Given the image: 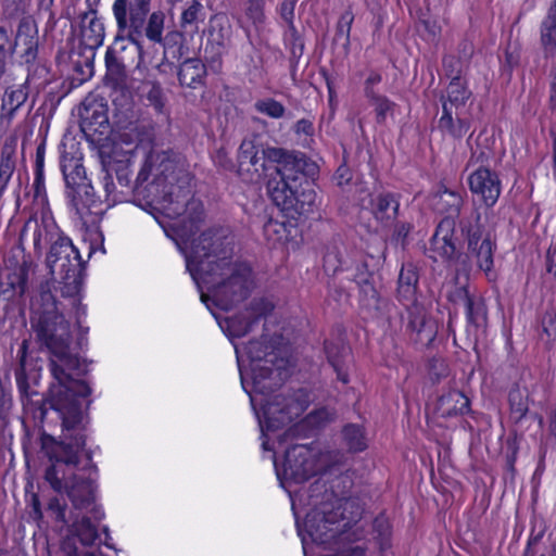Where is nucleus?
<instances>
[{
	"label": "nucleus",
	"instance_id": "nucleus-1",
	"mask_svg": "<svg viewBox=\"0 0 556 556\" xmlns=\"http://www.w3.org/2000/svg\"><path fill=\"white\" fill-rule=\"evenodd\" d=\"M29 324L40 351L49 353L52 376L48 395L39 406L40 418L47 415L46 405L56 413L81 408V399L91 393L83 380L88 372L85 359L72 351V328L63 305L51 291L49 281L41 282L31 296Z\"/></svg>",
	"mask_w": 556,
	"mask_h": 556
},
{
	"label": "nucleus",
	"instance_id": "nucleus-2",
	"mask_svg": "<svg viewBox=\"0 0 556 556\" xmlns=\"http://www.w3.org/2000/svg\"><path fill=\"white\" fill-rule=\"evenodd\" d=\"M132 192L147 204L157 205L168 218H181L190 232L204 220L203 203L193 194L192 176L169 150L151 149L146 154Z\"/></svg>",
	"mask_w": 556,
	"mask_h": 556
},
{
	"label": "nucleus",
	"instance_id": "nucleus-3",
	"mask_svg": "<svg viewBox=\"0 0 556 556\" xmlns=\"http://www.w3.org/2000/svg\"><path fill=\"white\" fill-rule=\"evenodd\" d=\"M58 414L62 425L60 440L41 435V447L52 462L45 471V480L55 492H65L76 509H83L94 500L93 480L77 472L86 444L87 416L83 408Z\"/></svg>",
	"mask_w": 556,
	"mask_h": 556
},
{
	"label": "nucleus",
	"instance_id": "nucleus-4",
	"mask_svg": "<svg viewBox=\"0 0 556 556\" xmlns=\"http://www.w3.org/2000/svg\"><path fill=\"white\" fill-rule=\"evenodd\" d=\"M245 352L252 362L253 391L261 395L258 400L251 396V401L261 405L268 428H278L300 417L309 405V394L302 388L275 392L273 381L278 376V367H275L277 356L268 337L249 341Z\"/></svg>",
	"mask_w": 556,
	"mask_h": 556
},
{
	"label": "nucleus",
	"instance_id": "nucleus-5",
	"mask_svg": "<svg viewBox=\"0 0 556 556\" xmlns=\"http://www.w3.org/2000/svg\"><path fill=\"white\" fill-rule=\"evenodd\" d=\"M351 486L352 480L348 475L333 480L330 490L319 480L311 485V504L317 509L314 518L320 516L316 525L308 520L309 534L314 541L321 544L341 541L345 528L361 517L356 501L349 495Z\"/></svg>",
	"mask_w": 556,
	"mask_h": 556
},
{
	"label": "nucleus",
	"instance_id": "nucleus-6",
	"mask_svg": "<svg viewBox=\"0 0 556 556\" xmlns=\"http://www.w3.org/2000/svg\"><path fill=\"white\" fill-rule=\"evenodd\" d=\"M198 280L202 302L208 307L212 301L223 311H229L243 302L255 287L252 267L239 260L211 267Z\"/></svg>",
	"mask_w": 556,
	"mask_h": 556
},
{
	"label": "nucleus",
	"instance_id": "nucleus-7",
	"mask_svg": "<svg viewBox=\"0 0 556 556\" xmlns=\"http://www.w3.org/2000/svg\"><path fill=\"white\" fill-rule=\"evenodd\" d=\"M235 239L225 227L204 230L192 243L191 255L187 257V269L195 283L200 275L215 266L233 261Z\"/></svg>",
	"mask_w": 556,
	"mask_h": 556
},
{
	"label": "nucleus",
	"instance_id": "nucleus-8",
	"mask_svg": "<svg viewBox=\"0 0 556 556\" xmlns=\"http://www.w3.org/2000/svg\"><path fill=\"white\" fill-rule=\"evenodd\" d=\"M464 194L465 192L450 190L444 187L433 197L434 210L445 215L430 239V251L435 254L432 256L434 260L440 257L443 261H454L460 257L455 239V218L459 216L464 205Z\"/></svg>",
	"mask_w": 556,
	"mask_h": 556
},
{
	"label": "nucleus",
	"instance_id": "nucleus-9",
	"mask_svg": "<svg viewBox=\"0 0 556 556\" xmlns=\"http://www.w3.org/2000/svg\"><path fill=\"white\" fill-rule=\"evenodd\" d=\"M117 33L108 52L127 62L134 63L136 58L142 60L146 31L143 22L146 14L132 12L126 2L112 5Z\"/></svg>",
	"mask_w": 556,
	"mask_h": 556
},
{
	"label": "nucleus",
	"instance_id": "nucleus-10",
	"mask_svg": "<svg viewBox=\"0 0 556 556\" xmlns=\"http://www.w3.org/2000/svg\"><path fill=\"white\" fill-rule=\"evenodd\" d=\"M46 262L50 273L60 278L62 295L74 298L78 294L83 285L84 263L68 237L53 241Z\"/></svg>",
	"mask_w": 556,
	"mask_h": 556
},
{
	"label": "nucleus",
	"instance_id": "nucleus-11",
	"mask_svg": "<svg viewBox=\"0 0 556 556\" xmlns=\"http://www.w3.org/2000/svg\"><path fill=\"white\" fill-rule=\"evenodd\" d=\"M479 220L480 214H477L475 222L467 218L459 220V228L467 243V253L463 256L457 249L460 257L448 262L465 264L466 258L472 260L477 267L485 274L488 280L492 281L497 277L494 270V254L497 244Z\"/></svg>",
	"mask_w": 556,
	"mask_h": 556
},
{
	"label": "nucleus",
	"instance_id": "nucleus-12",
	"mask_svg": "<svg viewBox=\"0 0 556 556\" xmlns=\"http://www.w3.org/2000/svg\"><path fill=\"white\" fill-rule=\"evenodd\" d=\"M165 20V13L161 10L149 12L143 22L146 39L153 45L162 46L164 54L172 53L174 59L179 60L188 50L185 46V31L182 29H172L164 34Z\"/></svg>",
	"mask_w": 556,
	"mask_h": 556
},
{
	"label": "nucleus",
	"instance_id": "nucleus-13",
	"mask_svg": "<svg viewBox=\"0 0 556 556\" xmlns=\"http://www.w3.org/2000/svg\"><path fill=\"white\" fill-rule=\"evenodd\" d=\"M31 271L33 263L24 256L22 261L7 260L4 266H0V303L14 302L23 298Z\"/></svg>",
	"mask_w": 556,
	"mask_h": 556
},
{
	"label": "nucleus",
	"instance_id": "nucleus-14",
	"mask_svg": "<svg viewBox=\"0 0 556 556\" xmlns=\"http://www.w3.org/2000/svg\"><path fill=\"white\" fill-rule=\"evenodd\" d=\"M262 143L256 136L244 138L237 153V175L248 184L260 182L267 172L263 161Z\"/></svg>",
	"mask_w": 556,
	"mask_h": 556
},
{
	"label": "nucleus",
	"instance_id": "nucleus-15",
	"mask_svg": "<svg viewBox=\"0 0 556 556\" xmlns=\"http://www.w3.org/2000/svg\"><path fill=\"white\" fill-rule=\"evenodd\" d=\"M100 0H85V9L77 13L72 27H78V37L80 43L90 50H96L102 46L105 29L98 16V7Z\"/></svg>",
	"mask_w": 556,
	"mask_h": 556
},
{
	"label": "nucleus",
	"instance_id": "nucleus-16",
	"mask_svg": "<svg viewBox=\"0 0 556 556\" xmlns=\"http://www.w3.org/2000/svg\"><path fill=\"white\" fill-rule=\"evenodd\" d=\"M263 161L276 163V175H285L287 178L292 170L302 172L304 175H314L317 172V165L311 161L304 153L288 152L281 148L262 146Z\"/></svg>",
	"mask_w": 556,
	"mask_h": 556
},
{
	"label": "nucleus",
	"instance_id": "nucleus-17",
	"mask_svg": "<svg viewBox=\"0 0 556 556\" xmlns=\"http://www.w3.org/2000/svg\"><path fill=\"white\" fill-rule=\"evenodd\" d=\"M405 333L416 344L428 346L435 339L437 327L426 308L415 302L406 306Z\"/></svg>",
	"mask_w": 556,
	"mask_h": 556
},
{
	"label": "nucleus",
	"instance_id": "nucleus-18",
	"mask_svg": "<svg viewBox=\"0 0 556 556\" xmlns=\"http://www.w3.org/2000/svg\"><path fill=\"white\" fill-rule=\"evenodd\" d=\"M28 341L23 340L17 350V366L14 370L17 389L22 401L30 400L38 392L33 390V386L38 383L40 374L37 368V361L28 356Z\"/></svg>",
	"mask_w": 556,
	"mask_h": 556
},
{
	"label": "nucleus",
	"instance_id": "nucleus-19",
	"mask_svg": "<svg viewBox=\"0 0 556 556\" xmlns=\"http://www.w3.org/2000/svg\"><path fill=\"white\" fill-rule=\"evenodd\" d=\"M273 309L274 304L269 300L264 298L253 299L243 312L229 318L228 325L232 334L238 338L247 336Z\"/></svg>",
	"mask_w": 556,
	"mask_h": 556
},
{
	"label": "nucleus",
	"instance_id": "nucleus-20",
	"mask_svg": "<svg viewBox=\"0 0 556 556\" xmlns=\"http://www.w3.org/2000/svg\"><path fill=\"white\" fill-rule=\"evenodd\" d=\"M239 8L241 15L238 18L240 28L243 29L247 40L254 45L252 30L261 39L267 26L266 1L265 0H240Z\"/></svg>",
	"mask_w": 556,
	"mask_h": 556
},
{
	"label": "nucleus",
	"instance_id": "nucleus-21",
	"mask_svg": "<svg viewBox=\"0 0 556 556\" xmlns=\"http://www.w3.org/2000/svg\"><path fill=\"white\" fill-rule=\"evenodd\" d=\"M468 185L470 191L480 195L488 207L494 206L502 192L498 175L490 168H475L468 176Z\"/></svg>",
	"mask_w": 556,
	"mask_h": 556
},
{
	"label": "nucleus",
	"instance_id": "nucleus-22",
	"mask_svg": "<svg viewBox=\"0 0 556 556\" xmlns=\"http://www.w3.org/2000/svg\"><path fill=\"white\" fill-rule=\"evenodd\" d=\"M303 176L305 175L302 172L292 170L288 178L285 175H276L268 180L267 192L281 211L287 212L298 187H301Z\"/></svg>",
	"mask_w": 556,
	"mask_h": 556
},
{
	"label": "nucleus",
	"instance_id": "nucleus-23",
	"mask_svg": "<svg viewBox=\"0 0 556 556\" xmlns=\"http://www.w3.org/2000/svg\"><path fill=\"white\" fill-rule=\"evenodd\" d=\"M285 470L296 481L307 480L315 473L312 451L306 445H293L286 452Z\"/></svg>",
	"mask_w": 556,
	"mask_h": 556
},
{
	"label": "nucleus",
	"instance_id": "nucleus-24",
	"mask_svg": "<svg viewBox=\"0 0 556 556\" xmlns=\"http://www.w3.org/2000/svg\"><path fill=\"white\" fill-rule=\"evenodd\" d=\"M66 194L79 219L85 224L92 223L93 218H91V216L98 214L94 210L98 208L100 204L90 181L83 185L80 184V186L66 191Z\"/></svg>",
	"mask_w": 556,
	"mask_h": 556
},
{
	"label": "nucleus",
	"instance_id": "nucleus-25",
	"mask_svg": "<svg viewBox=\"0 0 556 556\" xmlns=\"http://www.w3.org/2000/svg\"><path fill=\"white\" fill-rule=\"evenodd\" d=\"M14 47L22 49V58L26 63H31L36 60L38 52V28L30 15L20 20Z\"/></svg>",
	"mask_w": 556,
	"mask_h": 556
},
{
	"label": "nucleus",
	"instance_id": "nucleus-26",
	"mask_svg": "<svg viewBox=\"0 0 556 556\" xmlns=\"http://www.w3.org/2000/svg\"><path fill=\"white\" fill-rule=\"evenodd\" d=\"M233 27L224 13H217L210 17L206 29L207 45L222 55L226 48L231 45Z\"/></svg>",
	"mask_w": 556,
	"mask_h": 556
},
{
	"label": "nucleus",
	"instance_id": "nucleus-27",
	"mask_svg": "<svg viewBox=\"0 0 556 556\" xmlns=\"http://www.w3.org/2000/svg\"><path fill=\"white\" fill-rule=\"evenodd\" d=\"M472 92L468 87L466 79H451L440 96L442 111L457 113L466 112L467 103L470 101Z\"/></svg>",
	"mask_w": 556,
	"mask_h": 556
},
{
	"label": "nucleus",
	"instance_id": "nucleus-28",
	"mask_svg": "<svg viewBox=\"0 0 556 556\" xmlns=\"http://www.w3.org/2000/svg\"><path fill=\"white\" fill-rule=\"evenodd\" d=\"M207 68L200 58H187L177 68L180 87L198 89L206 84Z\"/></svg>",
	"mask_w": 556,
	"mask_h": 556
},
{
	"label": "nucleus",
	"instance_id": "nucleus-29",
	"mask_svg": "<svg viewBox=\"0 0 556 556\" xmlns=\"http://www.w3.org/2000/svg\"><path fill=\"white\" fill-rule=\"evenodd\" d=\"M454 302H462L466 308V316L469 326L476 329H483L486 326V306L481 299L472 298L468 290L464 287L457 288L454 298H451Z\"/></svg>",
	"mask_w": 556,
	"mask_h": 556
},
{
	"label": "nucleus",
	"instance_id": "nucleus-30",
	"mask_svg": "<svg viewBox=\"0 0 556 556\" xmlns=\"http://www.w3.org/2000/svg\"><path fill=\"white\" fill-rule=\"evenodd\" d=\"M370 206L376 219L388 225L397 216L400 199L396 193L381 191L371 197Z\"/></svg>",
	"mask_w": 556,
	"mask_h": 556
},
{
	"label": "nucleus",
	"instance_id": "nucleus-31",
	"mask_svg": "<svg viewBox=\"0 0 556 556\" xmlns=\"http://www.w3.org/2000/svg\"><path fill=\"white\" fill-rule=\"evenodd\" d=\"M438 128L444 135L455 140H460L471 128V121L466 112L457 113L442 111L438 121Z\"/></svg>",
	"mask_w": 556,
	"mask_h": 556
},
{
	"label": "nucleus",
	"instance_id": "nucleus-32",
	"mask_svg": "<svg viewBox=\"0 0 556 556\" xmlns=\"http://www.w3.org/2000/svg\"><path fill=\"white\" fill-rule=\"evenodd\" d=\"M35 224L34 245L36 249H42V247L48 243L51 247L53 241L65 238V236L61 233L60 228L48 208L42 210L40 222H36Z\"/></svg>",
	"mask_w": 556,
	"mask_h": 556
},
{
	"label": "nucleus",
	"instance_id": "nucleus-33",
	"mask_svg": "<svg viewBox=\"0 0 556 556\" xmlns=\"http://www.w3.org/2000/svg\"><path fill=\"white\" fill-rule=\"evenodd\" d=\"M469 399L458 390H451L438 400L435 410L439 416L448 418L464 415L469 410Z\"/></svg>",
	"mask_w": 556,
	"mask_h": 556
},
{
	"label": "nucleus",
	"instance_id": "nucleus-34",
	"mask_svg": "<svg viewBox=\"0 0 556 556\" xmlns=\"http://www.w3.org/2000/svg\"><path fill=\"white\" fill-rule=\"evenodd\" d=\"M303 176L301 187H298L292 203L289 204L287 213L290 215H306L314 211L317 204V193Z\"/></svg>",
	"mask_w": 556,
	"mask_h": 556
},
{
	"label": "nucleus",
	"instance_id": "nucleus-35",
	"mask_svg": "<svg viewBox=\"0 0 556 556\" xmlns=\"http://www.w3.org/2000/svg\"><path fill=\"white\" fill-rule=\"evenodd\" d=\"M419 276L414 264H403L397 279V298L403 302H415Z\"/></svg>",
	"mask_w": 556,
	"mask_h": 556
},
{
	"label": "nucleus",
	"instance_id": "nucleus-36",
	"mask_svg": "<svg viewBox=\"0 0 556 556\" xmlns=\"http://www.w3.org/2000/svg\"><path fill=\"white\" fill-rule=\"evenodd\" d=\"M61 170L64 176L66 191L89 181L85 167L78 157L64 155L61 161Z\"/></svg>",
	"mask_w": 556,
	"mask_h": 556
},
{
	"label": "nucleus",
	"instance_id": "nucleus-37",
	"mask_svg": "<svg viewBox=\"0 0 556 556\" xmlns=\"http://www.w3.org/2000/svg\"><path fill=\"white\" fill-rule=\"evenodd\" d=\"M325 352L329 364L337 372V377L343 383L349 382V375L344 367V359L350 354V349L342 343L325 342Z\"/></svg>",
	"mask_w": 556,
	"mask_h": 556
},
{
	"label": "nucleus",
	"instance_id": "nucleus-38",
	"mask_svg": "<svg viewBox=\"0 0 556 556\" xmlns=\"http://www.w3.org/2000/svg\"><path fill=\"white\" fill-rule=\"evenodd\" d=\"M493 139L485 137L481 138V135L477 138L475 148H471V154L467 162L466 168H490L491 162L494 160V151L491 147Z\"/></svg>",
	"mask_w": 556,
	"mask_h": 556
},
{
	"label": "nucleus",
	"instance_id": "nucleus-39",
	"mask_svg": "<svg viewBox=\"0 0 556 556\" xmlns=\"http://www.w3.org/2000/svg\"><path fill=\"white\" fill-rule=\"evenodd\" d=\"M541 42L547 56L556 54V0L541 25Z\"/></svg>",
	"mask_w": 556,
	"mask_h": 556
},
{
	"label": "nucleus",
	"instance_id": "nucleus-40",
	"mask_svg": "<svg viewBox=\"0 0 556 556\" xmlns=\"http://www.w3.org/2000/svg\"><path fill=\"white\" fill-rule=\"evenodd\" d=\"M355 282L359 288L361 303L368 309H378L380 295L374 286L372 274L361 271L355 276Z\"/></svg>",
	"mask_w": 556,
	"mask_h": 556
},
{
	"label": "nucleus",
	"instance_id": "nucleus-41",
	"mask_svg": "<svg viewBox=\"0 0 556 556\" xmlns=\"http://www.w3.org/2000/svg\"><path fill=\"white\" fill-rule=\"evenodd\" d=\"M204 18V5L198 0H191L181 11L179 27L186 33H197L199 23L203 22Z\"/></svg>",
	"mask_w": 556,
	"mask_h": 556
},
{
	"label": "nucleus",
	"instance_id": "nucleus-42",
	"mask_svg": "<svg viewBox=\"0 0 556 556\" xmlns=\"http://www.w3.org/2000/svg\"><path fill=\"white\" fill-rule=\"evenodd\" d=\"M342 441L351 453H359L368 447V439L366 430L357 424H348L343 427Z\"/></svg>",
	"mask_w": 556,
	"mask_h": 556
},
{
	"label": "nucleus",
	"instance_id": "nucleus-43",
	"mask_svg": "<svg viewBox=\"0 0 556 556\" xmlns=\"http://www.w3.org/2000/svg\"><path fill=\"white\" fill-rule=\"evenodd\" d=\"M121 58H117L108 51L105 52V79L113 87H121L126 83L127 79V67L130 65Z\"/></svg>",
	"mask_w": 556,
	"mask_h": 556
},
{
	"label": "nucleus",
	"instance_id": "nucleus-44",
	"mask_svg": "<svg viewBox=\"0 0 556 556\" xmlns=\"http://www.w3.org/2000/svg\"><path fill=\"white\" fill-rule=\"evenodd\" d=\"M67 536L75 538V544L77 540H79L84 546H91L99 539V533L90 519L83 517L80 520L74 521L71 525L70 534Z\"/></svg>",
	"mask_w": 556,
	"mask_h": 556
},
{
	"label": "nucleus",
	"instance_id": "nucleus-45",
	"mask_svg": "<svg viewBox=\"0 0 556 556\" xmlns=\"http://www.w3.org/2000/svg\"><path fill=\"white\" fill-rule=\"evenodd\" d=\"M28 98L26 86L20 85L17 88H8L2 99L1 109L12 118L14 113L25 103Z\"/></svg>",
	"mask_w": 556,
	"mask_h": 556
},
{
	"label": "nucleus",
	"instance_id": "nucleus-46",
	"mask_svg": "<svg viewBox=\"0 0 556 556\" xmlns=\"http://www.w3.org/2000/svg\"><path fill=\"white\" fill-rule=\"evenodd\" d=\"M103 169L115 173L117 181L121 186H130V168L129 160H116L112 155L102 159Z\"/></svg>",
	"mask_w": 556,
	"mask_h": 556
},
{
	"label": "nucleus",
	"instance_id": "nucleus-47",
	"mask_svg": "<svg viewBox=\"0 0 556 556\" xmlns=\"http://www.w3.org/2000/svg\"><path fill=\"white\" fill-rule=\"evenodd\" d=\"M508 401L511 418L515 422L521 421L529 412V396L525 395L519 389H513L508 394Z\"/></svg>",
	"mask_w": 556,
	"mask_h": 556
},
{
	"label": "nucleus",
	"instance_id": "nucleus-48",
	"mask_svg": "<svg viewBox=\"0 0 556 556\" xmlns=\"http://www.w3.org/2000/svg\"><path fill=\"white\" fill-rule=\"evenodd\" d=\"M540 337L548 348L556 344V312L554 309H547L542 315Z\"/></svg>",
	"mask_w": 556,
	"mask_h": 556
},
{
	"label": "nucleus",
	"instance_id": "nucleus-49",
	"mask_svg": "<svg viewBox=\"0 0 556 556\" xmlns=\"http://www.w3.org/2000/svg\"><path fill=\"white\" fill-rule=\"evenodd\" d=\"M15 169L13 151L3 148L0 157V194L5 190Z\"/></svg>",
	"mask_w": 556,
	"mask_h": 556
},
{
	"label": "nucleus",
	"instance_id": "nucleus-50",
	"mask_svg": "<svg viewBox=\"0 0 556 556\" xmlns=\"http://www.w3.org/2000/svg\"><path fill=\"white\" fill-rule=\"evenodd\" d=\"M256 112L270 118H281L286 115V108L279 101L273 98L260 99L254 103Z\"/></svg>",
	"mask_w": 556,
	"mask_h": 556
},
{
	"label": "nucleus",
	"instance_id": "nucleus-51",
	"mask_svg": "<svg viewBox=\"0 0 556 556\" xmlns=\"http://www.w3.org/2000/svg\"><path fill=\"white\" fill-rule=\"evenodd\" d=\"M354 22V14L349 7L339 17V21L337 23L336 28V35L334 40L340 41L343 40V46L349 47L350 46V35H351V28L352 24Z\"/></svg>",
	"mask_w": 556,
	"mask_h": 556
},
{
	"label": "nucleus",
	"instance_id": "nucleus-52",
	"mask_svg": "<svg viewBox=\"0 0 556 556\" xmlns=\"http://www.w3.org/2000/svg\"><path fill=\"white\" fill-rule=\"evenodd\" d=\"M372 532L376 540L379 541L382 549L390 545L392 528L389 519L384 515H379L375 518L372 522Z\"/></svg>",
	"mask_w": 556,
	"mask_h": 556
},
{
	"label": "nucleus",
	"instance_id": "nucleus-53",
	"mask_svg": "<svg viewBox=\"0 0 556 556\" xmlns=\"http://www.w3.org/2000/svg\"><path fill=\"white\" fill-rule=\"evenodd\" d=\"M370 105L374 106L376 113V122L383 124L389 113H392L395 103L383 94H378L367 99Z\"/></svg>",
	"mask_w": 556,
	"mask_h": 556
},
{
	"label": "nucleus",
	"instance_id": "nucleus-54",
	"mask_svg": "<svg viewBox=\"0 0 556 556\" xmlns=\"http://www.w3.org/2000/svg\"><path fill=\"white\" fill-rule=\"evenodd\" d=\"M29 0H3L2 14L7 20H17L26 16Z\"/></svg>",
	"mask_w": 556,
	"mask_h": 556
},
{
	"label": "nucleus",
	"instance_id": "nucleus-55",
	"mask_svg": "<svg viewBox=\"0 0 556 556\" xmlns=\"http://www.w3.org/2000/svg\"><path fill=\"white\" fill-rule=\"evenodd\" d=\"M148 86L149 90L146 94L147 100L157 113H162L165 108V96L162 86L156 81H150Z\"/></svg>",
	"mask_w": 556,
	"mask_h": 556
},
{
	"label": "nucleus",
	"instance_id": "nucleus-56",
	"mask_svg": "<svg viewBox=\"0 0 556 556\" xmlns=\"http://www.w3.org/2000/svg\"><path fill=\"white\" fill-rule=\"evenodd\" d=\"M443 70L445 76L451 79H455V77L458 79H464L462 77L464 71V61L462 58H457L455 55H445L443 58Z\"/></svg>",
	"mask_w": 556,
	"mask_h": 556
},
{
	"label": "nucleus",
	"instance_id": "nucleus-57",
	"mask_svg": "<svg viewBox=\"0 0 556 556\" xmlns=\"http://www.w3.org/2000/svg\"><path fill=\"white\" fill-rule=\"evenodd\" d=\"M282 39L286 48L290 51L291 63L296 64L304 52V40L302 36L298 35L294 37H285Z\"/></svg>",
	"mask_w": 556,
	"mask_h": 556
},
{
	"label": "nucleus",
	"instance_id": "nucleus-58",
	"mask_svg": "<svg viewBox=\"0 0 556 556\" xmlns=\"http://www.w3.org/2000/svg\"><path fill=\"white\" fill-rule=\"evenodd\" d=\"M336 412L327 407H321L308 414L307 422L312 426L323 427L324 425L334 420Z\"/></svg>",
	"mask_w": 556,
	"mask_h": 556
},
{
	"label": "nucleus",
	"instance_id": "nucleus-59",
	"mask_svg": "<svg viewBox=\"0 0 556 556\" xmlns=\"http://www.w3.org/2000/svg\"><path fill=\"white\" fill-rule=\"evenodd\" d=\"M66 504L61 503V501L58 497H51L49 500V503L47 505V513L51 515V517L54 519L55 522L61 523L62 526H65L68 523L66 516Z\"/></svg>",
	"mask_w": 556,
	"mask_h": 556
},
{
	"label": "nucleus",
	"instance_id": "nucleus-60",
	"mask_svg": "<svg viewBox=\"0 0 556 556\" xmlns=\"http://www.w3.org/2000/svg\"><path fill=\"white\" fill-rule=\"evenodd\" d=\"M33 188L35 200L40 202L45 208L48 205V197L45 186V176L43 173H40V170H35Z\"/></svg>",
	"mask_w": 556,
	"mask_h": 556
},
{
	"label": "nucleus",
	"instance_id": "nucleus-61",
	"mask_svg": "<svg viewBox=\"0 0 556 556\" xmlns=\"http://www.w3.org/2000/svg\"><path fill=\"white\" fill-rule=\"evenodd\" d=\"M381 80L382 76L380 73L376 71H370L364 83V96L366 97V99L380 94L376 90V86H378L381 83Z\"/></svg>",
	"mask_w": 556,
	"mask_h": 556
},
{
	"label": "nucleus",
	"instance_id": "nucleus-62",
	"mask_svg": "<svg viewBox=\"0 0 556 556\" xmlns=\"http://www.w3.org/2000/svg\"><path fill=\"white\" fill-rule=\"evenodd\" d=\"M61 552L64 556H103L94 553H81L75 545V538L66 536L61 542Z\"/></svg>",
	"mask_w": 556,
	"mask_h": 556
},
{
	"label": "nucleus",
	"instance_id": "nucleus-63",
	"mask_svg": "<svg viewBox=\"0 0 556 556\" xmlns=\"http://www.w3.org/2000/svg\"><path fill=\"white\" fill-rule=\"evenodd\" d=\"M429 375L432 380L439 381L448 375V367L444 359L432 358L429 363Z\"/></svg>",
	"mask_w": 556,
	"mask_h": 556
},
{
	"label": "nucleus",
	"instance_id": "nucleus-64",
	"mask_svg": "<svg viewBox=\"0 0 556 556\" xmlns=\"http://www.w3.org/2000/svg\"><path fill=\"white\" fill-rule=\"evenodd\" d=\"M296 0H282L276 8L279 17L283 23L294 20Z\"/></svg>",
	"mask_w": 556,
	"mask_h": 556
}]
</instances>
